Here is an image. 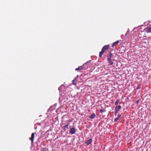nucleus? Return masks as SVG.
<instances>
[{
	"label": "nucleus",
	"mask_w": 151,
	"mask_h": 151,
	"mask_svg": "<svg viewBox=\"0 0 151 151\" xmlns=\"http://www.w3.org/2000/svg\"><path fill=\"white\" fill-rule=\"evenodd\" d=\"M110 48V45H105L102 48L101 51L99 52V57H101L102 55L104 54V53L106 50H108Z\"/></svg>",
	"instance_id": "nucleus-1"
},
{
	"label": "nucleus",
	"mask_w": 151,
	"mask_h": 151,
	"mask_svg": "<svg viewBox=\"0 0 151 151\" xmlns=\"http://www.w3.org/2000/svg\"><path fill=\"white\" fill-rule=\"evenodd\" d=\"M76 130L74 127H73L70 129L69 133L71 134H73L75 133Z\"/></svg>",
	"instance_id": "nucleus-2"
},
{
	"label": "nucleus",
	"mask_w": 151,
	"mask_h": 151,
	"mask_svg": "<svg viewBox=\"0 0 151 151\" xmlns=\"http://www.w3.org/2000/svg\"><path fill=\"white\" fill-rule=\"evenodd\" d=\"M92 141V139H90L86 140L85 142V143L87 145H89L91 143Z\"/></svg>",
	"instance_id": "nucleus-3"
},
{
	"label": "nucleus",
	"mask_w": 151,
	"mask_h": 151,
	"mask_svg": "<svg viewBox=\"0 0 151 151\" xmlns=\"http://www.w3.org/2000/svg\"><path fill=\"white\" fill-rule=\"evenodd\" d=\"M35 134L34 133H32L31 134V137L29 138V139L31 141V144H32L33 142V140Z\"/></svg>",
	"instance_id": "nucleus-4"
},
{
	"label": "nucleus",
	"mask_w": 151,
	"mask_h": 151,
	"mask_svg": "<svg viewBox=\"0 0 151 151\" xmlns=\"http://www.w3.org/2000/svg\"><path fill=\"white\" fill-rule=\"evenodd\" d=\"M107 60L109 65H113V63L111 58H107Z\"/></svg>",
	"instance_id": "nucleus-5"
},
{
	"label": "nucleus",
	"mask_w": 151,
	"mask_h": 151,
	"mask_svg": "<svg viewBox=\"0 0 151 151\" xmlns=\"http://www.w3.org/2000/svg\"><path fill=\"white\" fill-rule=\"evenodd\" d=\"M146 31L147 33H151V27H148L146 28Z\"/></svg>",
	"instance_id": "nucleus-6"
},
{
	"label": "nucleus",
	"mask_w": 151,
	"mask_h": 151,
	"mask_svg": "<svg viewBox=\"0 0 151 151\" xmlns=\"http://www.w3.org/2000/svg\"><path fill=\"white\" fill-rule=\"evenodd\" d=\"M120 42V40H118L116 41L113 43L112 46L113 47L114 46L116 45H117Z\"/></svg>",
	"instance_id": "nucleus-7"
},
{
	"label": "nucleus",
	"mask_w": 151,
	"mask_h": 151,
	"mask_svg": "<svg viewBox=\"0 0 151 151\" xmlns=\"http://www.w3.org/2000/svg\"><path fill=\"white\" fill-rule=\"evenodd\" d=\"M95 113H93L91 115L89 116V118L91 119H93L95 117Z\"/></svg>",
	"instance_id": "nucleus-8"
},
{
	"label": "nucleus",
	"mask_w": 151,
	"mask_h": 151,
	"mask_svg": "<svg viewBox=\"0 0 151 151\" xmlns=\"http://www.w3.org/2000/svg\"><path fill=\"white\" fill-rule=\"evenodd\" d=\"M121 114H119L118 115V116L115 119H114V122H117L118 120H119V118L121 116Z\"/></svg>",
	"instance_id": "nucleus-9"
},
{
	"label": "nucleus",
	"mask_w": 151,
	"mask_h": 151,
	"mask_svg": "<svg viewBox=\"0 0 151 151\" xmlns=\"http://www.w3.org/2000/svg\"><path fill=\"white\" fill-rule=\"evenodd\" d=\"M107 58H114V56L113 54L111 53V52H110L109 55V56H108L107 57Z\"/></svg>",
	"instance_id": "nucleus-10"
},
{
	"label": "nucleus",
	"mask_w": 151,
	"mask_h": 151,
	"mask_svg": "<svg viewBox=\"0 0 151 151\" xmlns=\"http://www.w3.org/2000/svg\"><path fill=\"white\" fill-rule=\"evenodd\" d=\"M122 107L121 105H119L118 106H116V107L115 108V109H116L119 111L120 109Z\"/></svg>",
	"instance_id": "nucleus-11"
},
{
	"label": "nucleus",
	"mask_w": 151,
	"mask_h": 151,
	"mask_svg": "<svg viewBox=\"0 0 151 151\" xmlns=\"http://www.w3.org/2000/svg\"><path fill=\"white\" fill-rule=\"evenodd\" d=\"M83 67L82 66H79L78 68H76V71H78L80 70H81L83 69Z\"/></svg>",
	"instance_id": "nucleus-12"
},
{
	"label": "nucleus",
	"mask_w": 151,
	"mask_h": 151,
	"mask_svg": "<svg viewBox=\"0 0 151 151\" xmlns=\"http://www.w3.org/2000/svg\"><path fill=\"white\" fill-rule=\"evenodd\" d=\"M77 78H76L73 80L72 81V83L73 84L75 85H76V81Z\"/></svg>",
	"instance_id": "nucleus-13"
},
{
	"label": "nucleus",
	"mask_w": 151,
	"mask_h": 151,
	"mask_svg": "<svg viewBox=\"0 0 151 151\" xmlns=\"http://www.w3.org/2000/svg\"><path fill=\"white\" fill-rule=\"evenodd\" d=\"M119 101L120 100L119 99H117L115 102V104L116 106H118V105L119 103Z\"/></svg>",
	"instance_id": "nucleus-14"
},
{
	"label": "nucleus",
	"mask_w": 151,
	"mask_h": 151,
	"mask_svg": "<svg viewBox=\"0 0 151 151\" xmlns=\"http://www.w3.org/2000/svg\"><path fill=\"white\" fill-rule=\"evenodd\" d=\"M106 111L105 110H104V109H101L100 110V112L101 113H103L104 112Z\"/></svg>",
	"instance_id": "nucleus-15"
},
{
	"label": "nucleus",
	"mask_w": 151,
	"mask_h": 151,
	"mask_svg": "<svg viewBox=\"0 0 151 151\" xmlns=\"http://www.w3.org/2000/svg\"><path fill=\"white\" fill-rule=\"evenodd\" d=\"M63 127L64 128H66L67 129H68V125H65L63 126Z\"/></svg>",
	"instance_id": "nucleus-16"
},
{
	"label": "nucleus",
	"mask_w": 151,
	"mask_h": 151,
	"mask_svg": "<svg viewBox=\"0 0 151 151\" xmlns=\"http://www.w3.org/2000/svg\"><path fill=\"white\" fill-rule=\"evenodd\" d=\"M115 114L116 115V114L118 113V112L119 111H118V110H117L116 109H115Z\"/></svg>",
	"instance_id": "nucleus-17"
},
{
	"label": "nucleus",
	"mask_w": 151,
	"mask_h": 151,
	"mask_svg": "<svg viewBox=\"0 0 151 151\" xmlns=\"http://www.w3.org/2000/svg\"><path fill=\"white\" fill-rule=\"evenodd\" d=\"M58 89L60 91L61 89V86L60 87L58 88Z\"/></svg>",
	"instance_id": "nucleus-18"
},
{
	"label": "nucleus",
	"mask_w": 151,
	"mask_h": 151,
	"mask_svg": "<svg viewBox=\"0 0 151 151\" xmlns=\"http://www.w3.org/2000/svg\"><path fill=\"white\" fill-rule=\"evenodd\" d=\"M140 88V87H139V86H138L137 87V89H138L139 88Z\"/></svg>",
	"instance_id": "nucleus-19"
},
{
	"label": "nucleus",
	"mask_w": 151,
	"mask_h": 151,
	"mask_svg": "<svg viewBox=\"0 0 151 151\" xmlns=\"http://www.w3.org/2000/svg\"><path fill=\"white\" fill-rule=\"evenodd\" d=\"M139 102V100H137L136 102V103H138Z\"/></svg>",
	"instance_id": "nucleus-20"
},
{
	"label": "nucleus",
	"mask_w": 151,
	"mask_h": 151,
	"mask_svg": "<svg viewBox=\"0 0 151 151\" xmlns=\"http://www.w3.org/2000/svg\"><path fill=\"white\" fill-rule=\"evenodd\" d=\"M69 123H67V125H68H68H69Z\"/></svg>",
	"instance_id": "nucleus-21"
}]
</instances>
